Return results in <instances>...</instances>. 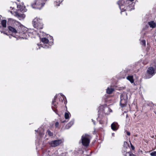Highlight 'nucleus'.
I'll use <instances>...</instances> for the list:
<instances>
[{"label":"nucleus","mask_w":156,"mask_h":156,"mask_svg":"<svg viewBox=\"0 0 156 156\" xmlns=\"http://www.w3.org/2000/svg\"><path fill=\"white\" fill-rule=\"evenodd\" d=\"M114 89L112 88L108 87L107 89V93L108 94H111L113 91Z\"/></svg>","instance_id":"2eb2a0df"},{"label":"nucleus","mask_w":156,"mask_h":156,"mask_svg":"<svg viewBox=\"0 0 156 156\" xmlns=\"http://www.w3.org/2000/svg\"><path fill=\"white\" fill-rule=\"evenodd\" d=\"M74 121H70L66 126V129H68L70 128L73 124Z\"/></svg>","instance_id":"ddd939ff"},{"label":"nucleus","mask_w":156,"mask_h":156,"mask_svg":"<svg viewBox=\"0 0 156 156\" xmlns=\"http://www.w3.org/2000/svg\"><path fill=\"white\" fill-rule=\"evenodd\" d=\"M46 134H48L50 136H52L53 135V134L52 133L51 131L49 130H48L47 131L46 133Z\"/></svg>","instance_id":"412c9836"},{"label":"nucleus","mask_w":156,"mask_h":156,"mask_svg":"<svg viewBox=\"0 0 156 156\" xmlns=\"http://www.w3.org/2000/svg\"><path fill=\"white\" fill-rule=\"evenodd\" d=\"M41 41L42 43H44V45H42L41 44V47L44 48H49V46L47 45V44H48L49 42L48 39L45 37L42 38L41 39Z\"/></svg>","instance_id":"423d86ee"},{"label":"nucleus","mask_w":156,"mask_h":156,"mask_svg":"<svg viewBox=\"0 0 156 156\" xmlns=\"http://www.w3.org/2000/svg\"><path fill=\"white\" fill-rule=\"evenodd\" d=\"M14 26L15 28L10 26L8 28L9 30L13 33L17 34V35L20 38L23 39L27 38L28 33L27 28L18 22H15Z\"/></svg>","instance_id":"f257e3e1"},{"label":"nucleus","mask_w":156,"mask_h":156,"mask_svg":"<svg viewBox=\"0 0 156 156\" xmlns=\"http://www.w3.org/2000/svg\"><path fill=\"white\" fill-rule=\"evenodd\" d=\"M17 6L18 10L21 12H24L27 11L26 9H25V7L23 5H21L20 4H18L17 5Z\"/></svg>","instance_id":"9d476101"},{"label":"nucleus","mask_w":156,"mask_h":156,"mask_svg":"<svg viewBox=\"0 0 156 156\" xmlns=\"http://www.w3.org/2000/svg\"><path fill=\"white\" fill-rule=\"evenodd\" d=\"M124 151H126V149H128V148L129 147V145L126 142H125L124 143Z\"/></svg>","instance_id":"dca6fc26"},{"label":"nucleus","mask_w":156,"mask_h":156,"mask_svg":"<svg viewBox=\"0 0 156 156\" xmlns=\"http://www.w3.org/2000/svg\"><path fill=\"white\" fill-rule=\"evenodd\" d=\"M55 127L56 128H58L59 123L58 122H56L55 123Z\"/></svg>","instance_id":"a878e982"},{"label":"nucleus","mask_w":156,"mask_h":156,"mask_svg":"<svg viewBox=\"0 0 156 156\" xmlns=\"http://www.w3.org/2000/svg\"><path fill=\"white\" fill-rule=\"evenodd\" d=\"M62 142L61 140H57L50 142L49 144L52 147H55L59 145Z\"/></svg>","instance_id":"0eeeda50"},{"label":"nucleus","mask_w":156,"mask_h":156,"mask_svg":"<svg viewBox=\"0 0 156 156\" xmlns=\"http://www.w3.org/2000/svg\"><path fill=\"white\" fill-rule=\"evenodd\" d=\"M12 3L13 4H15V5H16V4L15 3H13V2H12Z\"/></svg>","instance_id":"473e14b6"},{"label":"nucleus","mask_w":156,"mask_h":156,"mask_svg":"<svg viewBox=\"0 0 156 156\" xmlns=\"http://www.w3.org/2000/svg\"><path fill=\"white\" fill-rule=\"evenodd\" d=\"M126 0H119L117 2L119 5V8L121 10V12L126 10L125 6V1Z\"/></svg>","instance_id":"39448f33"},{"label":"nucleus","mask_w":156,"mask_h":156,"mask_svg":"<svg viewBox=\"0 0 156 156\" xmlns=\"http://www.w3.org/2000/svg\"><path fill=\"white\" fill-rule=\"evenodd\" d=\"M154 112L155 114L156 113V112H154Z\"/></svg>","instance_id":"f704fd0d"},{"label":"nucleus","mask_w":156,"mask_h":156,"mask_svg":"<svg viewBox=\"0 0 156 156\" xmlns=\"http://www.w3.org/2000/svg\"><path fill=\"white\" fill-rule=\"evenodd\" d=\"M107 111H109V112H111V110L108 107L105 108L104 109V112L106 114H108V113L106 112Z\"/></svg>","instance_id":"aec40b11"},{"label":"nucleus","mask_w":156,"mask_h":156,"mask_svg":"<svg viewBox=\"0 0 156 156\" xmlns=\"http://www.w3.org/2000/svg\"><path fill=\"white\" fill-rule=\"evenodd\" d=\"M90 136L88 134H85L82 135L81 140L82 145L85 147H87L89 145Z\"/></svg>","instance_id":"7ed1b4c3"},{"label":"nucleus","mask_w":156,"mask_h":156,"mask_svg":"<svg viewBox=\"0 0 156 156\" xmlns=\"http://www.w3.org/2000/svg\"><path fill=\"white\" fill-rule=\"evenodd\" d=\"M128 150L124 151L123 154L126 156H134V155L130 151L127 152Z\"/></svg>","instance_id":"f8f14e48"},{"label":"nucleus","mask_w":156,"mask_h":156,"mask_svg":"<svg viewBox=\"0 0 156 156\" xmlns=\"http://www.w3.org/2000/svg\"><path fill=\"white\" fill-rule=\"evenodd\" d=\"M8 20L9 21H12L13 20V19H12V18H8Z\"/></svg>","instance_id":"2f4dec72"},{"label":"nucleus","mask_w":156,"mask_h":156,"mask_svg":"<svg viewBox=\"0 0 156 156\" xmlns=\"http://www.w3.org/2000/svg\"><path fill=\"white\" fill-rule=\"evenodd\" d=\"M44 130L43 129H42V130L41 131V132L40 131V130L39 131V133L40 136H42L44 134V133H43V132L44 131Z\"/></svg>","instance_id":"4be33fe9"},{"label":"nucleus","mask_w":156,"mask_h":156,"mask_svg":"<svg viewBox=\"0 0 156 156\" xmlns=\"http://www.w3.org/2000/svg\"><path fill=\"white\" fill-rule=\"evenodd\" d=\"M127 96L126 93L123 92L120 96V105L122 107H125L127 101Z\"/></svg>","instance_id":"20e7f679"},{"label":"nucleus","mask_w":156,"mask_h":156,"mask_svg":"<svg viewBox=\"0 0 156 156\" xmlns=\"http://www.w3.org/2000/svg\"><path fill=\"white\" fill-rule=\"evenodd\" d=\"M63 1V0H56V2H58L59 3H60L62 2Z\"/></svg>","instance_id":"c85d7f7f"},{"label":"nucleus","mask_w":156,"mask_h":156,"mask_svg":"<svg viewBox=\"0 0 156 156\" xmlns=\"http://www.w3.org/2000/svg\"><path fill=\"white\" fill-rule=\"evenodd\" d=\"M2 25L4 27H5L6 26V20H3L2 21Z\"/></svg>","instance_id":"6ab92c4d"},{"label":"nucleus","mask_w":156,"mask_h":156,"mask_svg":"<svg viewBox=\"0 0 156 156\" xmlns=\"http://www.w3.org/2000/svg\"><path fill=\"white\" fill-rule=\"evenodd\" d=\"M141 44L142 45H145L146 44L145 41L144 40H143L141 41Z\"/></svg>","instance_id":"b1692460"},{"label":"nucleus","mask_w":156,"mask_h":156,"mask_svg":"<svg viewBox=\"0 0 156 156\" xmlns=\"http://www.w3.org/2000/svg\"><path fill=\"white\" fill-rule=\"evenodd\" d=\"M70 116V113L69 112H66L65 114V117L66 119H69Z\"/></svg>","instance_id":"a211bd4d"},{"label":"nucleus","mask_w":156,"mask_h":156,"mask_svg":"<svg viewBox=\"0 0 156 156\" xmlns=\"http://www.w3.org/2000/svg\"><path fill=\"white\" fill-rule=\"evenodd\" d=\"M60 95L62 97V98L63 99H64L65 98H66L62 94H60Z\"/></svg>","instance_id":"c756f323"},{"label":"nucleus","mask_w":156,"mask_h":156,"mask_svg":"<svg viewBox=\"0 0 156 156\" xmlns=\"http://www.w3.org/2000/svg\"><path fill=\"white\" fill-rule=\"evenodd\" d=\"M14 15L20 20H23L25 17V15L24 14H20L17 12H15Z\"/></svg>","instance_id":"1a4fd4ad"},{"label":"nucleus","mask_w":156,"mask_h":156,"mask_svg":"<svg viewBox=\"0 0 156 156\" xmlns=\"http://www.w3.org/2000/svg\"><path fill=\"white\" fill-rule=\"evenodd\" d=\"M127 116H128V115H126V117H127Z\"/></svg>","instance_id":"e433bc0d"},{"label":"nucleus","mask_w":156,"mask_h":156,"mask_svg":"<svg viewBox=\"0 0 156 156\" xmlns=\"http://www.w3.org/2000/svg\"><path fill=\"white\" fill-rule=\"evenodd\" d=\"M127 79L129 80L131 83H133L134 82L133 76H129L127 77Z\"/></svg>","instance_id":"f3484780"},{"label":"nucleus","mask_w":156,"mask_h":156,"mask_svg":"<svg viewBox=\"0 0 156 156\" xmlns=\"http://www.w3.org/2000/svg\"><path fill=\"white\" fill-rule=\"evenodd\" d=\"M111 127L113 130L116 131L118 128V124L117 122H114L111 124Z\"/></svg>","instance_id":"9b49d317"},{"label":"nucleus","mask_w":156,"mask_h":156,"mask_svg":"<svg viewBox=\"0 0 156 156\" xmlns=\"http://www.w3.org/2000/svg\"><path fill=\"white\" fill-rule=\"evenodd\" d=\"M148 24L149 25L150 27L153 28H154L156 27V24L153 21L148 22Z\"/></svg>","instance_id":"4468645a"},{"label":"nucleus","mask_w":156,"mask_h":156,"mask_svg":"<svg viewBox=\"0 0 156 156\" xmlns=\"http://www.w3.org/2000/svg\"><path fill=\"white\" fill-rule=\"evenodd\" d=\"M10 8H11L12 9H13L14 8V7H11Z\"/></svg>","instance_id":"72a5a7b5"},{"label":"nucleus","mask_w":156,"mask_h":156,"mask_svg":"<svg viewBox=\"0 0 156 156\" xmlns=\"http://www.w3.org/2000/svg\"><path fill=\"white\" fill-rule=\"evenodd\" d=\"M131 149L132 150H134V147L131 144Z\"/></svg>","instance_id":"cd10ccee"},{"label":"nucleus","mask_w":156,"mask_h":156,"mask_svg":"<svg viewBox=\"0 0 156 156\" xmlns=\"http://www.w3.org/2000/svg\"><path fill=\"white\" fill-rule=\"evenodd\" d=\"M154 69V68L152 67H149L147 70V73L149 74L150 76L148 77H147V78H149L152 76L155 73Z\"/></svg>","instance_id":"6e6552de"},{"label":"nucleus","mask_w":156,"mask_h":156,"mask_svg":"<svg viewBox=\"0 0 156 156\" xmlns=\"http://www.w3.org/2000/svg\"><path fill=\"white\" fill-rule=\"evenodd\" d=\"M33 24L34 27L37 29V30L34 31L33 34H37L40 36L41 33L40 29H42L43 27L42 20L37 17L35 18L33 21Z\"/></svg>","instance_id":"f03ea898"},{"label":"nucleus","mask_w":156,"mask_h":156,"mask_svg":"<svg viewBox=\"0 0 156 156\" xmlns=\"http://www.w3.org/2000/svg\"><path fill=\"white\" fill-rule=\"evenodd\" d=\"M132 7L131 8H130V9L129 10L130 11L133 9H134V8L133 7L134 6V4L132 3Z\"/></svg>","instance_id":"393cba45"},{"label":"nucleus","mask_w":156,"mask_h":156,"mask_svg":"<svg viewBox=\"0 0 156 156\" xmlns=\"http://www.w3.org/2000/svg\"><path fill=\"white\" fill-rule=\"evenodd\" d=\"M126 133H127V135L128 136H129L130 135V133L128 131H127L126 132Z\"/></svg>","instance_id":"7c9ffc66"},{"label":"nucleus","mask_w":156,"mask_h":156,"mask_svg":"<svg viewBox=\"0 0 156 156\" xmlns=\"http://www.w3.org/2000/svg\"><path fill=\"white\" fill-rule=\"evenodd\" d=\"M150 154L151 156H156V151H154L151 152Z\"/></svg>","instance_id":"5701e85b"},{"label":"nucleus","mask_w":156,"mask_h":156,"mask_svg":"<svg viewBox=\"0 0 156 156\" xmlns=\"http://www.w3.org/2000/svg\"><path fill=\"white\" fill-rule=\"evenodd\" d=\"M94 122V124H95V123H94V122Z\"/></svg>","instance_id":"c9c22d12"},{"label":"nucleus","mask_w":156,"mask_h":156,"mask_svg":"<svg viewBox=\"0 0 156 156\" xmlns=\"http://www.w3.org/2000/svg\"><path fill=\"white\" fill-rule=\"evenodd\" d=\"M54 102H55V101H52V107H53V105H54L55 107L54 108H56V105L55 104H54Z\"/></svg>","instance_id":"bb28decb"}]
</instances>
